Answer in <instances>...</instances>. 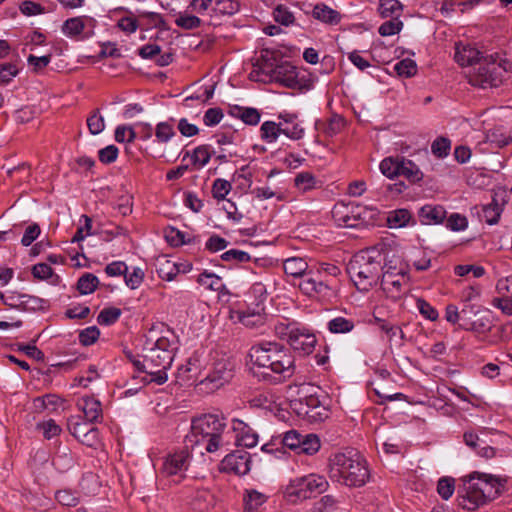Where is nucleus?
<instances>
[{
	"instance_id": "7",
	"label": "nucleus",
	"mask_w": 512,
	"mask_h": 512,
	"mask_svg": "<svg viewBox=\"0 0 512 512\" xmlns=\"http://www.w3.org/2000/svg\"><path fill=\"white\" fill-rule=\"evenodd\" d=\"M381 288L385 295L398 300L410 290V276L407 265L400 260L389 261L384 265Z\"/></svg>"
},
{
	"instance_id": "28",
	"label": "nucleus",
	"mask_w": 512,
	"mask_h": 512,
	"mask_svg": "<svg viewBox=\"0 0 512 512\" xmlns=\"http://www.w3.org/2000/svg\"><path fill=\"white\" fill-rule=\"evenodd\" d=\"M400 176L405 177L411 183H416L421 181L424 175L420 168L412 160L402 157L400 165Z\"/></svg>"
},
{
	"instance_id": "62",
	"label": "nucleus",
	"mask_w": 512,
	"mask_h": 512,
	"mask_svg": "<svg viewBox=\"0 0 512 512\" xmlns=\"http://www.w3.org/2000/svg\"><path fill=\"white\" fill-rule=\"evenodd\" d=\"M492 305L507 316H512V296H499L492 300Z\"/></svg>"
},
{
	"instance_id": "23",
	"label": "nucleus",
	"mask_w": 512,
	"mask_h": 512,
	"mask_svg": "<svg viewBox=\"0 0 512 512\" xmlns=\"http://www.w3.org/2000/svg\"><path fill=\"white\" fill-rule=\"evenodd\" d=\"M446 210L441 205L427 204L420 208L419 218L422 224H440L446 218Z\"/></svg>"
},
{
	"instance_id": "44",
	"label": "nucleus",
	"mask_w": 512,
	"mask_h": 512,
	"mask_svg": "<svg viewBox=\"0 0 512 512\" xmlns=\"http://www.w3.org/2000/svg\"><path fill=\"white\" fill-rule=\"evenodd\" d=\"M232 189V185L225 179L218 178L212 186L213 197L217 200H224Z\"/></svg>"
},
{
	"instance_id": "19",
	"label": "nucleus",
	"mask_w": 512,
	"mask_h": 512,
	"mask_svg": "<svg viewBox=\"0 0 512 512\" xmlns=\"http://www.w3.org/2000/svg\"><path fill=\"white\" fill-rule=\"evenodd\" d=\"M264 306L255 304V306L250 309H241L235 312L236 319L242 323L244 326L248 328H258L264 325L265 316H264Z\"/></svg>"
},
{
	"instance_id": "54",
	"label": "nucleus",
	"mask_w": 512,
	"mask_h": 512,
	"mask_svg": "<svg viewBox=\"0 0 512 512\" xmlns=\"http://www.w3.org/2000/svg\"><path fill=\"white\" fill-rule=\"evenodd\" d=\"M197 365L195 361L188 360L185 365L178 368L177 378L180 382H187L196 375Z\"/></svg>"
},
{
	"instance_id": "13",
	"label": "nucleus",
	"mask_w": 512,
	"mask_h": 512,
	"mask_svg": "<svg viewBox=\"0 0 512 512\" xmlns=\"http://www.w3.org/2000/svg\"><path fill=\"white\" fill-rule=\"evenodd\" d=\"M173 358L174 353L172 351L156 352L155 349L151 348L146 356V362L150 366L148 370V375L151 376L150 381L159 385L164 384L168 379L166 370L171 367Z\"/></svg>"
},
{
	"instance_id": "16",
	"label": "nucleus",
	"mask_w": 512,
	"mask_h": 512,
	"mask_svg": "<svg viewBox=\"0 0 512 512\" xmlns=\"http://www.w3.org/2000/svg\"><path fill=\"white\" fill-rule=\"evenodd\" d=\"M287 342L294 350L307 355L313 352L316 344V337L305 329L289 327Z\"/></svg>"
},
{
	"instance_id": "30",
	"label": "nucleus",
	"mask_w": 512,
	"mask_h": 512,
	"mask_svg": "<svg viewBox=\"0 0 512 512\" xmlns=\"http://www.w3.org/2000/svg\"><path fill=\"white\" fill-rule=\"evenodd\" d=\"M401 160L399 156L384 158L379 165L381 173L390 179L400 176Z\"/></svg>"
},
{
	"instance_id": "51",
	"label": "nucleus",
	"mask_w": 512,
	"mask_h": 512,
	"mask_svg": "<svg viewBox=\"0 0 512 512\" xmlns=\"http://www.w3.org/2000/svg\"><path fill=\"white\" fill-rule=\"evenodd\" d=\"M87 126L91 134L97 135L101 133L105 128V121L102 115H100L99 111L93 112L87 118Z\"/></svg>"
},
{
	"instance_id": "50",
	"label": "nucleus",
	"mask_w": 512,
	"mask_h": 512,
	"mask_svg": "<svg viewBox=\"0 0 512 512\" xmlns=\"http://www.w3.org/2000/svg\"><path fill=\"white\" fill-rule=\"evenodd\" d=\"M451 148V142L449 139L444 137L437 138L431 146L432 153L438 158L446 157Z\"/></svg>"
},
{
	"instance_id": "5",
	"label": "nucleus",
	"mask_w": 512,
	"mask_h": 512,
	"mask_svg": "<svg viewBox=\"0 0 512 512\" xmlns=\"http://www.w3.org/2000/svg\"><path fill=\"white\" fill-rule=\"evenodd\" d=\"M383 255L375 248L366 249L354 255L348 266L351 279L359 290L368 291L384 271Z\"/></svg>"
},
{
	"instance_id": "57",
	"label": "nucleus",
	"mask_w": 512,
	"mask_h": 512,
	"mask_svg": "<svg viewBox=\"0 0 512 512\" xmlns=\"http://www.w3.org/2000/svg\"><path fill=\"white\" fill-rule=\"evenodd\" d=\"M486 139L488 142L495 144L499 148L504 147L511 142V137L502 133L498 129L489 131L486 135Z\"/></svg>"
},
{
	"instance_id": "4",
	"label": "nucleus",
	"mask_w": 512,
	"mask_h": 512,
	"mask_svg": "<svg viewBox=\"0 0 512 512\" xmlns=\"http://www.w3.org/2000/svg\"><path fill=\"white\" fill-rule=\"evenodd\" d=\"M249 357L254 365L269 369L281 375L283 379L292 377L295 372L293 356L286 348L275 342H262L252 346Z\"/></svg>"
},
{
	"instance_id": "22",
	"label": "nucleus",
	"mask_w": 512,
	"mask_h": 512,
	"mask_svg": "<svg viewBox=\"0 0 512 512\" xmlns=\"http://www.w3.org/2000/svg\"><path fill=\"white\" fill-rule=\"evenodd\" d=\"M77 406L88 422L95 423L102 419L101 403L97 399L90 396L82 397L78 400Z\"/></svg>"
},
{
	"instance_id": "31",
	"label": "nucleus",
	"mask_w": 512,
	"mask_h": 512,
	"mask_svg": "<svg viewBox=\"0 0 512 512\" xmlns=\"http://www.w3.org/2000/svg\"><path fill=\"white\" fill-rule=\"evenodd\" d=\"M267 497L256 490H248L244 496V512H259Z\"/></svg>"
},
{
	"instance_id": "41",
	"label": "nucleus",
	"mask_w": 512,
	"mask_h": 512,
	"mask_svg": "<svg viewBox=\"0 0 512 512\" xmlns=\"http://www.w3.org/2000/svg\"><path fill=\"white\" fill-rule=\"evenodd\" d=\"M239 7L235 0H214L212 10L219 15H233L239 11Z\"/></svg>"
},
{
	"instance_id": "48",
	"label": "nucleus",
	"mask_w": 512,
	"mask_h": 512,
	"mask_svg": "<svg viewBox=\"0 0 512 512\" xmlns=\"http://www.w3.org/2000/svg\"><path fill=\"white\" fill-rule=\"evenodd\" d=\"M175 23L178 27L185 30H192L200 27L201 19L195 15L180 14Z\"/></svg>"
},
{
	"instance_id": "36",
	"label": "nucleus",
	"mask_w": 512,
	"mask_h": 512,
	"mask_svg": "<svg viewBox=\"0 0 512 512\" xmlns=\"http://www.w3.org/2000/svg\"><path fill=\"white\" fill-rule=\"evenodd\" d=\"M261 138L266 143H274L281 134V125L274 121H265L260 128Z\"/></svg>"
},
{
	"instance_id": "29",
	"label": "nucleus",
	"mask_w": 512,
	"mask_h": 512,
	"mask_svg": "<svg viewBox=\"0 0 512 512\" xmlns=\"http://www.w3.org/2000/svg\"><path fill=\"white\" fill-rule=\"evenodd\" d=\"M307 262L300 257H291L284 261L283 269L287 275L302 277L307 271Z\"/></svg>"
},
{
	"instance_id": "39",
	"label": "nucleus",
	"mask_w": 512,
	"mask_h": 512,
	"mask_svg": "<svg viewBox=\"0 0 512 512\" xmlns=\"http://www.w3.org/2000/svg\"><path fill=\"white\" fill-rule=\"evenodd\" d=\"M294 184L299 191L305 193L316 187V179L310 172H301L296 175Z\"/></svg>"
},
{
	"instance_id": "35",
	"label": "nucleus",
	"mask_w": 512,
	"mask_h": 512,
	"mask_svg": "<svg viewBox=\"0 0 512 512\" xmlns=\"http://www.w3.org/2000/svg\"><path fill=\"white\" fill-rule=\"evenodd\" d=\"M197 282L211 291H221L224 288L221 278L214 273L203 272L199 274Z\"/></svg>"
},
{
	"instance_id": "3",
	"label": "nucleus",
	"mask_w": 512,
	"mask_h": 512,
	"mask_svg": "<svg viewBox=\"0 0 512 512\" xmlns=\"http://www.w3.org/2000/svg\"><path fill=\"white\" fill-rule=\"evenodd\" d=\"M365 458L356 450L350 449L333 454L329 459V477L347 487H361L369 479Z\"/></svg>"
},
{
	"instance_id": "34",
	"label": "nucleus",
	"mask_w": 512,
	"mask_h": 512,
	"mask_svg": "<svg viewBox=\"0 0 512 512\" xmlns=\"http://www.w3.org/2000/svg\"><path fill=\"white\" fill-rule=\"evenodd\" d=\"M410 219L411 214L407 209H397L388 214L387 223L390 228H400L406 226Z\"/></svg>"
},
{
	"instance_id": "11",
	"label": "nucleus",
	"mask_w": 512,
	"mask_h": 512,
	"mask_svg": "<svg viewBox=\"0 0 512 512\" xmlns=\"http://www.w3.org/2000/svg\"><path fill=\"white\" fill-rule=\"evenodd\" d=\"M235 363L227 357L216 359L208 374L199 383L202 390L207 393L220 389L228 384L234 377Z\"/></svg>"
},
{
	"instance_id": "56",
	"label": "nucleus",
	"mask_w": 512,
	"mask_h": 512,
	"mask_svg": "<svg viewBox=\"0 0 512 512\" xmlns=\"http://www.w3.org/2000/svg\"><path fill=\"white\" fill-rule=\"evenodd\" d=\"M124 276L126 285L131 289H137L143 282L144 272L141 268L135 267L132 272H126Z\"/></svg>"
},
{
	"instance_id": "60",
	"label": "nucleus",
	"mask_w": 512,
	"mask_h": 512,
	"mask_svg": "<svg viewBox=\"0 0 512 512\" xmlns=\"http://www.w3.org/2000/svg\"><path fill=\"white\" fill-rule=\"evenodd\" d=\"M99 335V329L96 326H91L80 332L79 341L81 344L89 346L99 338Z\"/></svg>"
},
{
	"instance_id": "38",
	"label": "nucleus",
	"mask_w": 512,
	"mask_h": 512,
	"mask_svg": "<svg viewBox=\"0 0 512 512\" xmlns=\"http://www.w3.org/2000/svg\"><path fill=\"white\" fill-rule=\"evenodd\" d=\"M354 328V322L345 317H335L328 322V329L331 333H348Z\"/></svg>"
},
{
	"instance_id": "55",
	"label": "nucleus",
	"mask_w": 512,
	"mask_h": 512,
	"mask_svg": "<svg viewBox=\"0 0 512 512\" xmlns=\"http://www.w3.org/2000/svg\"><path fill=\"white\" fill-rule=\"evenodd\" d=\"M336 506L337 500L331 495H326L314 504L312 512H331Z\"/></svg>"
},
{
	"instance_id": "17",
	"label": "nucleus",
	"mask_w": 512,
	"mask_h": 512,
	"mask_svg": "<svg viewBox=\"0 0 512 512\" xmlns=\"http://www.w3.org/2000/svg\"><path fill=\"white\" fill-rule=\"evenodd\" d=\"M250 455L245 451L227 454L221 461V469L237 475H245L250 470Z\"/></svg>"
},
{
	"instance_id": "24",
	"label": "nucleus",
	"mask_w": 512,
	"mask_h": 512,
	"mask_svg": "<svg viewBox=\"0 0 512 512\" xmlns=\"http://www.w3.org/2000/svg\"><path fill=\"white\" fill-rule=\"evenodd\" d=\"M279 118L283 119V122H280L281 134H284L292 140H299L303 137L304 128L299 123L294 122L295 116L280 115Z\"/></svg>"
},
{
	"instance_id": "33",
	"label": "nucleus",
	"mask_w": 512,
	"mask_h": 512,
	"mask_svg": "<svg viewBox=\"0 0 512 512\" xmlns=\"http://www.w3.org/2000/svg\"><path fill=\"white\" fill-rule=\"evenodd\" d=\"M403 10L398 0H379L378 11L383 18H399Z\"/></svg>"
},
{
	"instance_id": "21",
	"label": "nucleus",
	"mask_w": 512,
	"mask_h": 512,
	"mask_svg": "<svg viewBox=\"0 0 512 512\" xmlns=\"http://www.w3.org/2000/svg\"><path fill=\"white\" fill-rule=\"evenodd\" d=\"M484 57L482 53L473 46L458 44L455 48V60L461 66H472Z\"/></svg>"
},
{
	"instance_id": "12",
	"label": "nucleus",
	"mask_w": 512,
	"mask_h": 512,
	"mask_svg": "<svg viewBox=\"0 0 512 512\" xmlns=\"http://www.w3.org/2000/svg\"><path fill=\"white\" fill-rule=\"evenodd\" d=\"M339 268L332 264H323L320 269H318L317 273L314 274L311 271L306 275L299 283V289L309 297H326L332 294V289L327 281H324L320 278L314 277L312 275H322V273H326L331 276H337L339 273Z\"/></svg>"
},
{
	"instance_id": "46",
	"label": "nucleus",
	"mask_w": 512,
	"mask_h": 512,
	"mask_svg": "<svg viewBox=\"0 0 512 512\" xmlns=\"http://www.w3.org/2000/svg\"><path fill=\"white\" fill-rule=\"evenodd\" d=\"M121 315V310L116 307L103 309L98 315L97 321L100 325H110L115 323Z\"/></svg>"
},
{
	"instance_id": "1",
	"label": "nucleus",
	"mask_w": 512,
	"mask_h": 512,
	"mask_svg": "<svg viewBox=\"0 0 512 512\" xmlns=\"http://www.w3.org/2000/svg\"><path fill=\"white\" fill-rule=\"evenodd\" d=\"M185 443L191 447L204 445L209 453L228 451L232 445V435L223 416L204 414L192 421Z\"/></svg>"
},
{
	"instance_id": "59",
	"label": "nucleus",
	"mask_w": 512,
	"mask_h": 512,
	"mask_svg": "<svg viewBox=\"0 0 512 512\" xmlns=\"http://www.w3.org/2000/svg\"><path fill=\"white\" fill-rule=\"evenodd\" d=\"M81 220L84 221V224L80 226L75 235L72 238V242H79L84 240L87 236L91 235V228H92V220L87 215H82Z\"/></svg>"
},
{
	"instance_id": "58",
	"label": "nucleus",
	"mask_w": 512,
	"mask_h": 512,
	"mask_svg": "<svg viewBox=\"0 0 512 512\" xmlns=\"http://www.w3.org/2000/svg\"><path fill=\"white\" fill-rule=\"evenodd\" d=\"M446 225L452 231H462L467 228L468 221L465 216L453 213L448 217Z\"/></svg>"
},
{
	"instance_id": "49",
	"label": "nucleus",
	"mask_w": 512,
	"mask_h": 512,
	"mask_svg": "<svg viewBox=\"0 0 512 512\" xmlns=\"http://www.w3.org/2000/svg\"><path fill=\"white\" fill-rule=\"evenodd\" d=\"M302 435H303V433H300L296 430L287 431L282 436L280 443L283 446H285L293 451H296V449L299 448L300 441L302 439Z\"/></svg>"
},
{
	"instance_id": "9",
	"label": "nucleus",
	"mask_w": 512,
	"mask_h": 512,
	"mask_svg": "<svg viewBox=\"0 0 512 512\" xmlns=\"http://www.w3.org/2000/svg\"><path fill=\"white\" fill-rule=\"evenodd\" d=\"M327 487L328 482L324 476L308 474L292 479L285 487L284 497L289 503L297 504L324 492Z\"/></svg>"
},
{
	"instance_id": "2",
	"label": "nucleus",
	"mask_w": 512,
	"mask_h": 512,
	"mask_svg": "<svg viewBox=\"0 0 512 512\" xmlns=\"http://www.w3.org/2000/svg\"><path fill=\"white\" fill-rule=\"evenodd\" d=\"M506 479L491 474L473 472L464 480L458 491V504L463 509L472 511L501 494L500 488Z\"/></svg>"
},
{
	"instance_id": "27",
	"label": "nucleus",
	"mask_w": 512,
	"mask_h": 512,
	"mask_svg": "<svg viewBox=\"0 0 512 512\" xmlns=\"http://www.w3.org/2000/svg\"><path fill=\"white\" fill-rule=\"evenodd\" d=\"M231 113L234 117L241 119L245 124L257 125L260 122L261 114L256 108L235 106Z\"/></svg>"
},
{
	"instance_id": "52",
	"label": "nucleus",
	"mask_w": 512,
	"mask_h": 512,
	"mask_svg": "<svg viewBox=\"0 0 512 512\" xmlns=\"http://www.w3.org/2000/svg\"><path fill=\"white\" fill-rule=\"evenodd\" d=\"M211 158V152L209 150V147L207 145H201L195 148L193 155H192V161L195 165H198L199 167H203L210 161Z\"/></svg>"
},
{
	"instance_id": "47",
	"label": "nucleus",
	"mask_w": 512,
	"mask_h": 512,
	"mask_svg": "<svg viewBox=\"0 0 512 512\" xmlns=\"http://www.w3.org/2000/svg\"><path fill=\"white\" fill-rule=\"evenodd\" d=\"M455 482L451 477H443L439 479L437 484V492L444 499L448 500L454 493Z\"/></svg>"
},
{
	"instance_id": "18",
	"label": "nucleus",
	"mask_w": 512,
	"mask_h": 512,
	"mask_svg": "<svg viewBox=\"0 0 512 512\" xmlns=\"http://www.w3.org/2000/svg\"><path fill=\"white\" fill-rule=\"evenodd\" d=\"M359 206L337 203L332 209V217L339 227H355L359 224Z\"/></svg>"
},
{
	"instance_id": "37",
	"label": "nucleus",
	"mask_w": 512,
	"mask_h": 512,
	"mask_svg": "<svg viewBox=\"0 0 512 512\" xmlns=\"http://www.w3.org/2000/svg\"><path fill=\"white\" fill-rule=\"evenodd\" d=\"M36 429L40 431L43 437L47 440L59 436L62 432V428L53 419L38 422L36 424Z\"/></svg>"
},
{
	"instance_id": "43",
	"label": "nucleus",
	"mask_w": 512,
	"mask_h": 512,
	"mask_svg": "<svg viewBox=\"0 0 512 512\" xmlns=\"http://www.w3.org/2000/svg\"><path fill=\"white\" fill-rule=\"evenodd\" d=\"M394 70L399 76L408 78L416 74L417 65L412 59L406 58L397 62L394 66Z\"/></svg>"
},
{
	"instance_id": "42",
	"label": "nucleus",
	"mask_w": 512,
	"mask_h": 512,
	"mask_svg": "<svg viewBox=\"0 0 512 512\" xmlns=\"http://www.w3.org/2000/svg\"><path fill=\"white\" fill-rule=\"evenodd\" d=\"M403 28V22L395 17L390 20L384 22L378 29V32L381 36H392L399 33Z\"/></svg>"
},
{
	"instance_id": "26",
	"label": "nucleus",
	"mask_w": 512,
	"mask_h": 512,
	"mask_svg": "<svg viewBox=\"0 0 512 512\" xmlns=\"http://www.w3.org/2000/svg\"><path fill=\"white\" fill-rule=\"evenodd\" d=\"M321 447V441L316 434L306 433L302 435L299 448L296 449V453L305 455L316 454Z\"/></svg>"
},
{
	"instance_id": "61",
	"label": "nucleus",
	"mask_w": 512,
	"mask_h": 512,
	"mask_svg": "<svg viewBox=\"0 0 512 512\" xmlns=\"http://www.w3.org/2000/svg\"><path fill=\"white\" fill-rule=\"evenodd\" d=\"M274 20L282 25L289 26L294 22L293 14L283 6H278L273 12Z\"/></svg>"
},
{
	"instance_id": "8",
	"label": "nucleus",
	"mask_w": 512,
	"mask_h": 512,
	"mask_svg": "<svg viewBox=\"0 0 512 512\" xmlns=\"http://www.w3.org/2000/svg\"><path fill=\"white\" fill-rule=\"evenodd\" d=\"M298 397L291 400L290 406L300 416H305L314 421H322L328 417V409L317 395L318 388L310 384L295 386Z\"/></svg>"
},
{
	"instance_id": "63",
	"label": "nucleus",
	"mask_w": 512,
	"mask_h": 512,
	"mask_svg": "<svg viewBox=\"0 0 512 512\" xmlns=\"http://www.w3.org/2000/svg\"><path fill=\"white\" fill-rule=\"evenodd\" d=\"M419 312L427 319L435 321L438 318L437 310L432 307L426 300L419 298L416 301Z\"/></svg>"
},
{
	"instance_id": "10",
	"label": "nucleus",
	"mask_w": 512,
	"mask_h": 512,
	"mask_svg": "<svg viewBox=\"0 0 512 512\" xmlns=\"http://www.w3.org/2000/svg\"><path fill=\"white\" fill-rule=\"evenodd\" d=\"M260 71L269 77L270 81L279 83L287 88L301 90L305 86V80L299 76L297 69L288 61L278 64L265 62L260 66Z\"/></svg>"
},
{
	"instance_id": "25",
	"label": "nucleus",
	"mask_w": 512,
	"mask_h": 512,
	"mask_svg": "<svg viewBox=\"0 0 512 512\" xmlns=\"http://www.w3.org/2000/svg\"><path fill=\"white\" fill-rule=\"evenodd\" d=\"M174 119L159 122L154 129L155 140L159 144L168 143L173 137L176 136L174 129Z\"/></svg>"
},
{
	"instance_id": "45",
	"label": "nucleus",
	"mask_w": 512,
	"mask_h": 512,
	"mask_svg": "<svg viewBox=\"0 0 512 512\" xmlns=\"http://www.w3.org/2000/svg\"><path fill=\"white\" fill-rule=\"evenodd\" d=\"M84 21L80 17L70 18L63 24V32L68 36H76L83 32Z\"/></svg>"
},
{
	"instance_id": "64",
	"label": "nucleus",
	"mask_w": 512,
	"mask_h": 512,
	"mask_svg": "<svg viewBox=\"0 0 512 512\" xmlns=\"http://www.w3.org/2000/svg\"><path fill=\"white\" fill-rule=\"evenodd\" d=\"M20 11L25 16H34L45 13V8L41 6L39 3L26 0L21 3Z\"/></svg>"
},
{
	"instance_id": "6",
	"label": "nucleus",
	"mask_w": 512,
	"mask_h": 512,
	"mask_svg": "<svg viewBox=\"0 0 512 512\" xmlns=\"http://www.w3.org/2000/svg\"><path fill=\"white\" fill-rule=\"evenodd\" d=\"M512 64L498 53L482 57L468 73L471 85L487 89L500 86L508 77Z\"/></svg>"
},
{
	"instance_id": "14",
	"label": "nucleus",
	"mask_w": 512,
	"mask_h": 512,
	"mask_svg": "<svg viewBox=\"0 0 512 512\" xmlns=\"http://www.w3.org/2000/svg\"><path fill=\"white\" fill-rule=\"evenodd\" d=\"M189 446H185L180 450L173 451L167 454L163 458V463L159 472L161 475L165 477H171L175 475H182L185 472L190 464V452L188 450Z\"/></svg>"
},
{
	"instance_id": "40",
	"label": "nucleus",
	"mask_w": 512,
	"mask_h": 512,
	"mask_svg": "<svg viewBox=\"0 0 512 512\" xmlns=\"http://www.w3.org/2000/svg\"><path fill=\"white\" fill-rule=\"evenodd\" d=\"M98 284L99 280L94 274L86 273L79 278L77 288L81 294L87 295L94 292L98 287Z\"/></svg>"
},
{
	"instance_id": "15",
	"label": "nucleus",
	"mask_w": 512,
	"mask_h": 512,
	"mask_svg": "<svg viewBox=\"0 0 512 512\" xmlns=\"http://www.w3.org/2000/svg\"><path fill=\"white\" fill-rule=\"evenodd\" d=\"M232 444L246 448H253L258 443L257 433L244 421L233 419L231 421Z\"/></svg>"
},
{
	"instance_id": "20",
	"label": "nucleus",
	"mask_w": 512,
	"mask_h": 512,
	"mask_svg": "<svg viewBox=\"0 0 512 512\" xmlns=\"http://www.w3.org/2000/svg\"><path fill=\"white\" fill-rule=\"evenodd\" d=\"M499 194L495 193L492 202L486 205L475 206L473 210L480 221L489 225L497 224L503 211L502 204L498 201Z\"/></svg>"
},
{
	"instance_id": "32",
	"label": "nucleus",
	"mask_w": 512,
	"mask_h": 512,
	"mask_svg": "<svg viewBox=\"0 0 512 512\" xmlns=\"http://www.w3.org/2000/svg\"><path fill=\"white\" fill-rule=\"evenodd\" d=\"M313 16L327 24H337L340 21L339 13L324 4H318L314 7Z\"/></svg>"
},
{
	"instance_id": "53",
	"label": "nucleus",
	"mask_w": 512,
	"mask_h": 512,
	"mask_svg": "<svg viewBox=\"0 0 512 512\" xmlns=\"http://www.w3.org/2000/svg\"><path fill=\"white\" fill-rule=\"evenodd\" d=\"M19 73V69L15 64L4 63L0 65V85H6L16 77Z\"/></svg>"
}]
</instances>
